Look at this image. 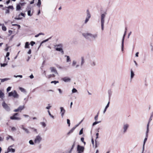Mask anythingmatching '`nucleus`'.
I'll return each instance as SVG.
<instances>
[{"label":"nucleus","mask_w":153,"mask_h":153,"mask_svg":"<svg viewBox=\"0 0 153 153\" xmlns=\"http://www.w3.org/2000/svg\"><path fill=\"white\" fill-rule=\"evenodd\" d=\"M81 140L82 142H84V138L83 137H82L81 138Z\"/></svg>","instance_id":"obj_56"},{"label":"nucleus","mask_w":153,"mask_h":153,"mask_svg":"<svg viewBox=\"0 0 153 153\" xmlns=\"http://www.w3.org/2000/svg\"><path fill=\"white\" fill-rule=\"evenodd\" d=\"M67 123L68 125V126H70V120L69 119H67Z\"/></svg>","instance_id":"obj_38"},{"label":"nucleus","mask_w":153,"mask_h":153,"mask_svg":"<svg viewBox=\"0 0 153 153\" xmlns=\"http://www.w3.org/2000/svg\"><path fill=\"white\" fill-rule=\"evenodd\" d=\"M58 91H59V92L60 93V94H61L62 92V90H61V89H58Z\"/></svg>","instance_id":"obj_60"},{"label":"nucleus","mask_w":153,"mask_h":153,"mask_svg":"<svg viewBox=\"0 0 153 153\" xmlns=\"http://www.w3.org/2000/svg\"><path fill=\"white\" fill-rule=\"evenodd\" d=\"M35 44V42H34L32 41L30 42V44L32 46H33Z\"/></svg>","instance_id":"obj_42"},{"label":"nucleus","mask_w":153,"mask_h":153,"mask_svg":"<svg viewBox=\"0 0 153 153\" xmlns=\"http://www.w3.org/2000/svg\"><path fill=\"white\" fill-rule=\"evenodd\" d=\"M98 114H97V115L96 116H95L94 117V119L95 120H97L98 119Z\"/></svg>","instance_id":"obj_43"},{"label":"nucleus","mask_w":153,"mask_h":153,"mask_svg":"<svg viewBox=\"0 0 153 153\" xmlns=\"http://www.w3.org/2000/svg\"><path fill=\"white\" fill-rule=\"evenodd\" d=\"M16 130V128L14 127H12L11 128V130L13 131H15Z\"/></svg>","instance_id":"obj_46"},{"label":"nucleus","mask_w":153,"mask_h":153,"mask_svg":"<svg viewBox=\"0 0 153 153\" xmlns=\"http://www.w3.org/2000/svg\"><path fill=\"white\" fill-rule=\"evenodd\" d=\"M8 96L9 97H13L14 98H18L19 95L15 90H14L10 92L8 94Z\"/></svg>","instance_id":"obj_1"},{"label":"nucleus","mask_w":153,"mask_h":153,"mask_svg":"<svg viewBox=\"0 0 153 153\" xmlns=\"http://www.w3.org/2000/svg\"><path fill=\"white\" fill-rule=\"evenodd\" d=\"M51 107V106H48L47 107H46V108L48 109H49Z\"/></svg>","instance_id":"obj_62"},{"label":"nucleus","mask_w":153,"mask_h":153,"mask_svg":"<svg viewBox=\"0 0 153 153\" xmlns=\"http://www.w3.org/2000/svg\"><path fill=\"white\" fill-rule=\"evenodd\" d=\"M91 142L92 144L94 145V139L93 138L91 139Z\"/></svg>","instance_id":"obj_53"},{"label":"nucleus","mask_w":153,"mask_h":153,"mask_svg":"<svg viewBox=\"0 0 153 153\" xmlns=\"http://www.w3.org/2000/svg\"><path fill=\"white\" fill-rule=\"evenodd\" d=\"M60 109L61 112V115L62 117L65 112V110L62 107H60Z\"/></svg>","instance_id":"obj_14"},{"label":"nucleus","mask_w":153,"mask_h":153,"mask_svg":"<svg viewBox=\"0 0 153 153\" xmlns=\"http://www.w3.org/2000/svg\"><path fill=\"white\" fill-rule=\"evenodd\" d=\"M83 35L86 38H87L88 36H93L94 38H95V37H96L97 36L96 35H95L94 36L93 35H92L91 34L88 33L83 34Z\"/></svg>","instance_id":"obj_12"},{"label":"nucleus","mask_w":153,"mask_h":153,"mask_svg":"<svg viewBox=\"0 0 153 153\" xmlns=\"http://www.w3.org/2000/svg\"><path fill=\"white\" fill-rule=\"evenodd\" d=\"M75 146V143H74L72 145V147L71 149V151H72V150L74 149V148Z\"/></svg>","instance_id":"obj_39"},{"label":"nucleus","mask_w":153,"mask_h":153,"mask_svg":"<svg viewBox=\"0 0 153 153\" xmlns=\"http://www.w3.org/2000/svg\"><path fill=\"white\" fill-rule=\"evenodd\" d=\"M48 114H49V115H50L51 117H52L53 118V115H52L51 114V113H50V111H49V110H48Z\"/></svg>","instance_id":"obj_48"},{"label":"nucleus","mask_w":153,"mask_h":153,"mask_svg":"<svg viewBox=\"0 0 153 153\" xmlns=\"http://www.w3.org/2000/svg\"><path fill=\"white\" fill-rule=\"evenodd\" d=\"M31 11L30 10H29L27 12V14L29 16H31L32 15L31 14Z\"/></svg>","instance_id":"obj_40"},{"label":"nucleus","mask_w":153,"mask_h":153,"mask_svg":"<svg viewBox=\"0 0 153 153\" xmlns=\"http://www.w3.org/2000/svg\"><path fill=\"white\" fill-rule=\"evenodd\" d=\"M55 76V75L53 74H50L46 76V77L48 79H50L51 77H54Z\"/></svg>","instance_id":"obj_16"},{"label":"nucleus","mask_w":153,"mask_h":153,"mask_svg":"<svg viewBox=\"0 0 153 153\" xmlns=\"http://www.w3.org/2000/svg\"><path fill=\"white\" fill-rule=\"evenodd\" d=\"M19 89L22 92H24L25 91V89L23 88L20 87Z\"/></svg>","instance_id":"obj_36"},{"label":"nucleus","mask_w":153,"mask_h":153,"mask_svg":"<svg viewBox=\"0 0 153 153\" xmlns=\"http://www.w3.org/2000/svg\"><path fill=\"white\" fill-rule=\"evenodd\" d=\"M15 76L16 77H20L21 78H22V75H18V76Z\"/></svg>","instance_id":"obj_57"},{"label":"nucleus","mask_w":153,"mask_h":153,"mask_svg":"<svg viewBox=\"0 0 153 153\" xmlns=\"http://www.w3.org/2000/svg\"><path fill=\"white\" fill-rule=\"evenodd\" d=\"M63 80L65 82H68L70 81V79L69 78L65 77L63 79Z\"/></svg>","instance_id":"obj_20"},{"label":"nucleus","mask_w":153,"mask_h":153,"mask_svg":"<svg viewBox=\"0 0 153 153\" xmlns=\"http://www.w3.org/2000/svg\"><path fill=\"white\" fill-rule=\"evenodd\" d=\"M52 72H54L55 73L58 74V72L56 69L54 67H51L50 68Z\"/></svg>","instance_id":"obj_13"},{"label":"nucleus","mask_w":153,"mask_h":153,"mask_svg":"<svg viewBox=\"0 0 153 153\" xmlns=\"http://www.w3.org/2000/svg\"><path fill=\"white\" fill-rule=\"evenodd\" d=\"M5 13H10L9 9H11L12 10L14 9V7L13 6H9L8 7H5Z\"/></svg>","instance_id":"obj_7"},{"label":"nucleus","mask_w":153,"mask_h":153,"mask_svg":"<svg viewBox=\"0 0 153 153\" xmlns=\"http://www.w3.org/2000/svg\"><path fill=\"white\" fill-rule=\"evenodd\" d=\"M4 97V93L1 90H0V97L2 99H3Z\"/></svg>","instance_id":"obj_17"},{"label":"nucleus","mask_w":153,"mask_h":153,"mask_svg":"<svg viewBox=\"0 0 153 153\" xmlns=\"http://www.w3.org/2000/svg\"><path fill=\"white\" fill-rule=\"evenodd\" d=\"M25 14L24 13H21L19 14L18 16V17H16L15 18V19L16 20H20L22 19V17H21V16L25 17Z\"/></svg>","instance_id":"obj_9"},{"label":"nucleus","mask_w":153,"mask_h":153,"mask_svg":"<svg viewBox=\"0 0 153 153\" xmlns=\"http://www.w3.org/2000/svg\"><path fill=\"white\" fill-rule=\"evenodd\" d=\"M21 9V7L20 5L19 4H17L16 5V10L18 11L20 10Z\"/></svg>","instance_id":"obj_21"},{"label":"nucleus","mask_w":153,"mask_h":153,"mask_svg":"<svg viewBox=\"0 0 153 153\" xmlns=\"http://www.w3.org/2000/svg\"><path fill=\"white\" fill-rule=\"evenodd\" d=\"M149 123H148L147 125V131L146 133V137L145 138L144 141V143H143V145H144L146 142V141L147 140L148 135V132L149 131Z\"/></svg>","instance_id":"obj_5"},{"label":"nucleus","mask_w":153,"mask_h":153,"mask_svg":"<svg viewBox=\"0 0 153 153\" xmlns=\"http://www.w3.org/2000/svg\"><path fill=\"white\" fill-rule=\"evenodd\" d=\"M134 73L133 72L132 70H131V78H133L134 76Z\"/></svg>","instance_id":"obj_28"},{"label":"nucleus","mask_w":153,"mask_h":153,"mask_svg":"<svg viewBox=\"0 0 153 153\" xmlns=\"http://www.w3.org/2000/svg\"><path fill=\"white\" fill-rule=\"evenodd\" d=\"M30 77L31 78V79H33V78L34 77H33V75L32 74L30 76Z\"/></svg>","instance_id":"obj_61"},{"label":"nucleus","mask_w":153,"mask_h":153,"mask_svg":"<svg viewBox=\"0 0 153 153\" xmlns=\"http://www.w3.org/2000/svg\"><path fill=\"white\" fill-rule=\"evenodd\" d=\"M18 115V113H15L12 116H11L10 117V118L12 120H20L21 119L20 117H16V116Z\"/></svg>","instance_id":"obj_4"},{"label":"nucleus","mask_w":153,"mask_h":153,"mask_svg":"<svg viewBox=\"0 0 153 153\" xmlns=\"http://www.w3.org/2000/svg\"><path fill=\"white\" fill-rule=\"evenodd\" d=\"M10 55V53L8 52H7L6 54V57H8Z\"/></svg>","instance_id":"obj_54"},{"label":"nucleus","mask_w":153,"mask_h":153,"mask_svg":"<svg viewBox=\"0 0 153 153\" xmlns=\"http://www.w3.org/2000/svg\"><path fill=\"white\" fill-rule=\"evenodd\" d=\"M83 133V129H82L79 132V134L81 135Z\"/></svg>","instance_id":"obj_44"},{"label":"nucleus","mask_w":153,"mask_h":153,"mask_svg":"<svg viewBox=\"0 0 153 153\" xmlns=\"http://www.w3.org/2000/svg\"><path fill=\"white\" fill-rule=\"evenodd\" d=\"M25 106L24 105L20 106L18 107V108L17 109H15L14 110V111L15 112L20 111L21 112L22 111V110H23Z\"/></svg>","instance_id":"obj_11"},{"label":"nucleus","mask_w":153,"mask_h":153,"mask_svg":"<svg viewBox=\"0 0 153 153\" xmlns=\"http://www.w3.org/2000/svg\"><path fill=\"white\" fill-rule=\"evenodd\" d=\"M31 50L30 49L29 50V51L28 52V53L29 54H30L31 53Z\"/></svg>","instance_id":"obj_58"},{"label":"nucleus","mask_w":153,"mask_h":153,"mask_svg":"<svg viewBox=\"0 0 153 153\" xmlns=\"http://www.w3.org/2000/svg\"><path fill=\"white\" fill-rule=\"evenodd\" d=\"M125 36H124V37H123V38L122 40V50H123V42H124V37Z\"/></svg>","instance_id":"obj_35"},{"label":"nucleus","mask_w":153,"mask_h":153,"mask_svg":"<svg viewBox=\"0 0 153 153\" xmlns=\"http://www.w3.org/2000/svg\"><path fill=\"white\" fill-rule=\"evenodd\" d=\"M2 106L6 110L9 111L10 110V108L8 105L5 103L4 102L2 103Z\"/></svg>","instance_id":"obj_10"},{"label":"nucleus","mask_w":153,"mask_h":153,"mask_svg":"<svg viewBox=\"0 0 153 153\" xmlns=\"http://www.w3.org/2000/svg\"><path fill=\"white\" fill-rule=\"evenodd\" d=\"M8 152H15V149L12 148L11 147H9L7 149Z\"/></svg>","instance_id":"obj_15"},{"label":"nucleus","mask_w":153,"mask_h":153,"mask_svg":"<svg viewBox=\"0 0 153 153\" xmlns=\"http://www.w3.org/2000/svg\"><path fill=\"white\" fill-rule=\"evenodd\" d=\"M34 3V0H33V1H31L30 3V4H33Z\"/></svg>","instance_id":"obj_63"},{"label":"nucleus","mask_w":153,"mask_h":153,"mask_svg":"<svg viewBox=\"0 0 153 153\" xmlns=\"http://www.w3.org/2000/svg\"><path fill=\"white\" fill-rule=\"evenodd\" d=\"M99 135V133H97L96 134V136H97L96 138H98V136Z\"/></svg>","instance_id":"obj_64"},{"label":"nucleus","mask_w":153,"mask_h":153,"mask_svg":"<svg viewBox=\"0 0 153 153\" xmlns=\"http://www.w3.org/2000/svg\"><path fill=\"white\" fill-rule=\"evenodd\" d=\"M76 63V62L75 61H73V62L72 65L73 66H74Z\"/></svg>","instance_id":"obj_52"},{"label":"nucleus","mask_w":153,"mask_h":153,"mask_svg":"<svg viewBox=\"0 0 153 153\" xmlns=\"http://www.w3.org/2000/svg\"><path fill=\"white\" fill-rule=\"evenodd\" d=\"M77 91V90L75 88H73L72 90L73 93H75Z\"/></svg>","instance_id":"obj_41"},{"label":"nucleus","mask_w":153,"mask_h":153,"mask_svg":"<svg viewBox=\"0 0 153 153\" xmlns=\"http://www.w3.org/2000/svg\"><path fill=\"white\" fill-rule=\"evenodd\" d=\"M12 25L13 26H18L19 28L20 27V25H17L16 24H12Z\"/></svg>","instance_id":"obj_49"},{"label":"nucleus","mask_w":153,"mask_h":153,"mask_svg":"<svg viewBox=\"0 0 153 153\" xmlns=\"http://www.w3.org/2000/svg\"><path fill=\"white\" fill-rule=\"evenodd\" d=\"M59 82L58 81H52L51 82V83H53L55 84H56L57 83H59Z\"/></svg>","instance_id":"obj_29"},{"label":"nucleus","mask_w":153,"mask_h":153,"mask_svg":"<svg viewBox=\"0 0 153 153\" xmlns=\"http://www.w3.org/2000/svg\"><path fill=\"white\" fill-rule=\"evenodd\" d=\"M89 19L88 18H86L85 21V23H86L89 20Z\"/></svg>","instance_id":"obj_50"},{"label":"nucleus","mask_w":153,"mask_h":153,"mask_svg":"<svg viewBox=\"0 0 153 153\" xmlns=\"http://www.w3.org/2000/svg\"><path fill=\"white\" fill-rule=\"evenodd\" d=\"M29 42H27L25 43V48H29Z\"/></svg>","instance_id":"obj_23"},{"label":"nucleus","mask_w":153,"mask_h":153,"mask_svg":"<svg viewBox=\"0 0 153 153\" xmlns=\"http://www.w3.org/2000/svg\"><path fill=\"white\" fill-rule=\"evenodd\" d=\"M85 148L83 146L78 145L77 146V151L78 152H83Z\"/></svg>","instance_id":"obj_8"},{"label":"nucleus","mask_w":153,"mask_h":153,"mask_svg":"<svg viewBox=\"0 0 153 153\" xmlns=\"http://www.w3.org/2000/svg\"><path fill=\"white\" fill-rule=\"evenodd\" d=\"M99 123V122H97V121L94 122L93 124V125H92L93 126H94L96 125L98 123Z\"/></svg>","instance_id":"obj_45"},{"label":"nucleus","mask_w":153,"mask_h":153,"mask_svg":"<svg viewBox=\"0 0 153 153\" xmlns=\"http://www.w3.org/2000/svg\"><path fill=\"white\" fill-rule=\"evenodd\" d=\"M55 47L56 51L61 52L62 54H64V51L62 49V45H56L55 46Z\"/></svg>","instance_id":"obj_2"},{"label":"nucleus","mask_w":153,"mask_h":153,"mask_svg":"<svg viewBox=\"0 0 153 153\" xmlns=\"http://www.w3.org/2000/svg\"><path fill=\"white\" fill-rule=\"evenodd\" d=\"M30 128V129H32L33 130V131L36 132V133H37V129H35V128H32V127H30L29 128Z\"/></svg>","instance_id":"obj_30"},{"label":"nucleus","mask_w":153,"mask_h":153,"mask_svg":"<svg viewBox=\"0 0 153 153\" xmlns=\"http://www.w3.org/2000/svg\"><path fill=\"white\" fill-rule=\"evenodd\" d=\"M109 102H108V103L107 105L105 107L106 108H107L109 107Z\"/></svg>","instance_id":"obj_55"},{"label":"nucleus","mask_w":153,"mask_h":153,"mask_svg":"<svg viewBox=\"0 0 153 153\" xmlns=\"http://www.w3.org/2000/svg\"><path fill=\"white\" fill-rule=\"evenodd\" d=\"M67 56V62H69L71 61L70 59L69 56Z\"/></svg>","instance_id":"obj_31"},{"label":"nucleus","mask_w":153,"mask_h":153,"mask_svg":"<svg viewBox=\"0 0 153 153\" xmlns=\"http://www.w3.org/2000/svg\"><path fill=\"white\" fill-rule=\"evenodd\" d=\"M41 124L44 127H45L46 126V125L45 123L44 122H41Z\"/></svg>","instance_id":"obj_33"},{"label":"nucleus","mask_w":153,"mask_h":153,"mask_svg":"<svg viewBox=\"0 0 153 153\" xmlns=\"http://www.w3.org/2000/svg\"><path fill=\"white\" fill-rule=\"evenodd\" d=\"M10 0H8L7 1H6V4H8L10 3Z\"/></svg>","instance_id":"obj_59"},{"label":"nucleus","mask_w":153,"mask_h":153,"mask_svg":"<svg viewBox=\"0 0 153 153\" xmlns=\"http://www.w3.org/2000/svg\"><path fill=\"white\" fill-rule=\"evenodd\" d=\"M75 127H73V128L69 131V132L68 133V134H70L72 133L73 132V131H74V130L75 129Z\"/></svg>","instance_id":"obj_24"},{"label":"nucleus","mask_w":153,"mask_h":153,"mask_svg":"<svg viewBox=\"0 0 153 153\" xmlns=\"http://www.w3.org/2000/svg\"><path fill=\"white\" fill-rule=\"evenodd\" d=\"M42 140V138L40 136L38 135L36 137L34 140V143H39Z\"/></svg>","instance_id":"obj_6"},{"label":"nucleus","mask_w":153,"mask_h":153,"mask_svg":"<svg viewBox=\"0 0 153 153\" xmlns=\"http://www.w3.org/2000/svg\"><path fill=\"white\" fill-rule=\"evenodd\" d=\"M22 129H23L25 132L26 133H29V131L28 130V129L24 127H23L22 128Z\"/></svg>","instance_id":"obj_26"},{"label":"nucleus","mask_w":153,"mask_h":153,"mask_svg":"<svg viewBox=\"0 0 153 153\" xmlns=\"http://www.w3.org/2000/svg\"><path fill=\"white\" fill-rule=\"evenodd\" d=\"M85 62L84 59V57H82V62L81 65H82Z\"/></svg>","instance_id":"obj_32"},{"label":"nucleus","mask_w":153,"mask_h":153,"mask_svg":"<svg viewBox=\"0 0 153 153\" xmlns=\"http://www.w3.org/2000/svg\"><path fill=\"white\" fill-rule=\"evenodd\" d=\"M1 25L2 30L4 31H6L7 30V28L6 27L4 26V24H2Z\"/></svg>","instance_id":"obj_22"},{"label":"nucleus","mask_w":153,"mask_h":153,"mask_svg":"<svg viewBox=\"0 0 153 153\" xmlns=\"http://www.w3.org/2000/svg\"><path fill=\"white\" fill-rule=\"evenodd\" d=\"M9 79V78H4V79H1V82H3L6 81H7V80H8Z\"/></svg>","instance_id":"obj_27"},{"label":"nucleus","mask_w":153,"mask_h":153,"mask_svg":"<svg viewBox=\"0 0 153 153\" xmlns=\"http://www.w3.org/2000/svg\"><path fill=\"white\" fill-rule=\"evenodd\" d=\"M11 87H8L7 89V92H8L9 91H10L11 90Z\"/></svg>","instance_id":"obj_34"},{"label":"nucleus","mask_w":153,"mask_h":153,"mask_svg":"<svg viewBox=\"0 0 153 153\" xmlns=\"http://www.w3.org/2000/svg\"><path fill=\"white\" fill-rule=\"evenodd\" d=\"M105 15L104 14H102L101 16V23L102 29L103 30L104 23L105 22L104 18L105 17Z\"/></svg>","instance_id":"obj_3"},{"label":"nucleus","mask_w":153,"mask_h":153,"mask_svg":"<svg viewBox=\"0 0 153 153\" xmlns=\"http://www.w3.org/2000/svg\"><path fill=\"white\" fill-rule=\"evenodd\" d=\"M10 138L13 140H14L13 137L11 136L8 135L7 137H6V140H8Z\"/></svg>","instance_id":"obj_19"},{"label":"nucleus","mask_w":153,"mask_h":153,"mask_svg":"<svg viewBox=\"0 0 153 153\" xmlns=\"http://www.w3.org/2000/svg\"><path fill=\"white\" fill-rule=\"evenodd\" d=\"M7 65V64L5 63L2 64H1V65L2 67H4Z\"/></svg>","instance_id":"obj_51"},{"label":"nucleus","mask_w":153,"mask_h":153,"mask_svg":"<svg viewBox=\"0 0 153 153\" xmlns=\"http://www.w3.org/2000/svg\"><path fill=\"white\" fill-rule=\"evenodd\" d=\"M128 127V124H125L124 126L123 129L124 130V132H125L127 128Z\"/></svg>","instance_id":"obj_18"},{"label":"nucleus","mask_w":153,"mask_h":153,"mask_svg":"<svg viewBox=\"0 0 153 153\" xmlns=\"http://www.w3.org/2000/svg\"><path fill=\"white\" fill-rule=\"evenodd\" d=\"M29 143L31 145H33L34 144V143L33 142V140H30L29 141Z\"/></svg>","instance_id":"obj_37"},{"label":"nucleus","mask_w":153,"mask_h":153,"mask_svg":"<svg viewBox=\"0 0 153 153\" xmlns=\"http://www.w3.org/2000/svg\"><path fill=\"white\" fill-rule=\"evenodd\" d=\"M41 4V1L40 0H38V2L37 4V5L39 7H40V5Z\"/></svg>","instance_id":"obj_25"},{"label":"nucleus","mask_w":153,"mask_h":153,"mask_svg":"<svg viewBox=\"0 0 153 153\" xmlns=\"http://www.w3.org/2000/svg\"><path fill=\"white\" fill-rule=\"evenodd\" d=\"M87 18H88V19H89L91 17V16L90 13H88L87 14Z\"/></svg>","instance_id":"obj_47"}]
</instances>
